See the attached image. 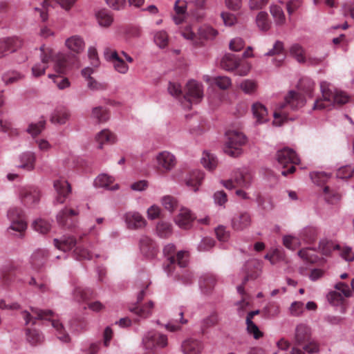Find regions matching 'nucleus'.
<instances>
[{
  "label": "nucleus",
  "mask_w": 354,
  "mask_h": 354,
  "mask_svg": "<svg viewBox=\"0 0 354 354\" xmlns=\"http://www.w3.org/2000/svg\"><path fill=\"white\" fill-rule=\"evenodd\" d=\"M8 216L11 222L9 230L19 232L21 234L25 232L27 223L25 221L23 211L20 208H10Z\"/></svg>",
  "instance_id": "nucleus-11"
},
{
  "label": "nucleus",
  "mask_w": 354,
  "mask_h": 354,
  "mask_svg": "<svg viewBox=\"0 0 354 354\" xmlns=\"http://www.w3.org/2000/svg\"><path fill=\"white\" fill-rule=\"evenodd\" d=\"M319 249L322 254L325 256H330L334 250H339L341 246L335 244L331 241L322 240L319 244Z\"/></svg>",
  "instance_id": "nucleus-41"
},
{
  "label": "nucleus",
  "mask_w": 354,
  "mask_h": 354,
  "mask_svg": "<svg viewBox=\"0 0 354 354\" xmlns=\"http://www.w3.org/2000/svg\"><path fill=\"white\" fill-rule=\"evenodd\" d=\"M265 259H268L272 265H274L283 259V254L280 250L275 249L271 252L267 253Z\"/></svg>",
  "instance_id": "nucleus-60"
},
{
  "label": "nucleus",
  "mask_w": 354,
  "mask_h": 354,
  "mask_svg": "<svg viewBox=\"0 0 354 354\" xmlns=\"http://www.w3.org/2000/svg\"><path fill=\"white\" fill-rule=\"evenodd\" d=\"M298 86L304 93L311 95V93L314 89V82L308 78L302 79L300 80Z\"/></svg>",
  "instance_id": "nucleus-62"
},
{
  "label": "nucleus",
  "mask_w": 354,
  "mask_h": 354,
  "mask_svg": "<svg viewBox=\"0 0 354 354\" xmlns=\"http://www.w3.org/2000/svg\"><path fill=\"white\" fill-rule=\"evenodd\" d=\"M270 10L277 24L282 25L285 23V15L282 8L280 6L276 5L271 6Z\"/></svg>",
  "instance_id": "nucleus-51"
},
{
  "label": "nucleus",
  "mask_w": 354,
  "mask_h": 354,
  "mask_svg": "<svg viewBox=\"0 0 354 354\" xmlns=\"http://www.w3.org/2000/svg\"><path fill=\"white\" fill-rule=\"evenodd\" d=\"M305 99L302 95L295 91H290L285 98V102L281 104L274 112V124L281 125L288 119L289 109H297L305 104Z\"/></svg>",
  "instance_id": "nucleus-3"
},
{
  "label": "nucleus",
  "mask_w": 354,
  "mask_h": 354,
  "mask_svg": "<svg viewBox=\"0 0 354 354\" xmlns=\"http://www.w3.org/2000/svg\"><path fill=\"white\" fill-rule=\"evenodd\" d=\"M294 342L302 346L304 351L308 354L317 353L319 344L312 337V329L306 324L301 323L296 326L294 335Z\"/></svg>",
  "instance_id": "nucleus-4"
},
{
  "label": "nucleus",
  "mask_w": 354,
  "mask_h": 354,
  "mask_svg": "<svg viewBox=\"0 0 354 354\" xmlns=\"http://www.w3.org/2000/svg\"><path fill=\"white\" fill-rule=\"evenodd\" d=\"M66 46L71 50L79 53L84 48V42L79 36H73L66 41Z\"/></svg>",
  "instance_id": "nucleus-37"
},
{
  "label": "nucleus",
  "mask_w": 354,
  "mask_h": 354,
  "mask_svg": "<svg viewBox=\"0 0 354 354\" xmlns=\"http://www.w3.org/2000/svg\"><path fill=\"white\" fill-rule=\"evenodd\" d=\"M238 292L243 295L242 299L237 304V310L240 317H242L244 315V313L248 306L250 302L247 299L246 297L244 296V288L243 285L239 286L237 288Z\"/></svg>",
  "instance_id": "nucleus-55"
},
{
  "label": "nucleus",
  "mask_w": 354,
  "mask_h": 354,
  "mask_svg": "<svg viewBox=\"0 0 354 354\" xmlns=\"http://www.w3.org/2000/svg\"><path fill=\"white\" fill-rule=\"evenodd\" d=\"M227 140L224 151L232 157H236L241 153V147L246 142L244 134L239 131L230 130L226 133Z\"/></svg>",
  "instance_id": "nucleus-7"
},
{
  "label": "nucleus",
  "mask_w": 354,
  "mask_h": 354,
  "mask_svg": "<svg viewBox=\"0 0 354 354\" xmlns=\"http://www.w3.org/2000/svg\"><path fill=\"white\" fill-rule=\"evenodd\" d=\"M261 263L259 261L252 260L248 261L245 265L246 276L243 281V285L249 279H257L261 273Z\"/></svg>",
  "instance_id": "nucleus-24"
},
{
  "label": "nucleus",
  "mask_w": 354,
  "mask_h": 354,
  "mask_svg": "<svg viewBox=\"0 0 354 354\" xmlns=\"http://www.w3.org/2000/svg\"><path fill=\"white\" fill-rule=\"evenodd\" d=\"M341 291H330L328 295V301L333 306H341L342 313H344L346 310V300Z\"/></svg>",
  "instance_id": "nucleus-29"
},
{
  "label": "nucleus",
  "mask_w": 354,
  "mask_h": 354,
  "mask_svg": "<svg viewBox=\"0 0 354 354\" xmlns=\"http://www.w3.org/2000/svg\"><path fill=\"white\" fill-rule=\"evenodd\" d=\"M105 59L111 62L114 69L120 74H126L129 71V66L121 58L115 50L106 48L104 51Z\"/></svg>",
  "instance_id": "nucleus-16"
},
{
  "label": "nucleus",
  "mask_w": 354,
  "mask_h": 354,
  "mask_svg": "<svg viewBox=\"0 0 354 354\" xmlns=\"http://www.w3.org/2000/svg\"><path fill=\"white\" fill-rule=\"evenodd\" d=\"M74 297L77 301H86L94 295L92 289L83 287H76L73 292Z\"/></svg>",
  "instance_id": "nucleus-40"
},
{
  "label": "nucleus",
  "mask_w": 354,
  "mask_h": 354,
  "mask_svg": "<svg viewBox=\"0 0 354 354\" xmlns=\"http://www.w3.org/2000/svg\"><path fill=\"white\" fill-rule=\"evenodd\" d=\"M153 308V303L152 301H149L147 305L142 307L138 304L133 307H130L129 310L141 317H147L151 315Z\"/></svg>",
  "instance_id": "nucleus-45"
},
{
  "label": "nucleus",
  "mask_w": 354,
  "mask_h": 354,
  "mask_svg": "<svg viewBox=\"0 0 354 354\" xmlns=\"http://www.w3.org/2000/svg\"><path fill=\"white\" fill-rule=\"evenodd\" d=\"M277 158L278 162L283 167V169L288 167V165L290 167L287 169L281 171L283 176H287L288 174H292L295 171V165H299L300 159L296 154L295 151L289 148H284L277 152Z\"/></svg>",
  "instance_id": "nucleus-8"
},
{
  "label": "nucleus",
  "mask_w": 354,
  "mask_h": 354,
  "mask_svg": "<svg viewBox=\"0 0 354 354\" xmlns=\"http://www.w3.org/2000/svg\"><path fill=\"white\" fill-rule=\"evenodd\" d=\"M114 179L113 177L106 174L99 175L94 181L95 187H104L111 190H115L118 189V185H111Z\"/></svg>",
  "instance_id": "nucleus-33"
},
{
  "label": "nucleus",
  "mask_w": 354,
  "mask_h": 354,
  "mask_svg": "<svg viewBox=\"0 0 354 354\" xmlns=\"http://www.w3.org/2000/svg\"><path fill=\"white\" fill-rule=\"evenodd\" d=\"M125 220L128 227L138 229L145 226V219L138 212H128L125 215Z\"/></svg>",
  "instance_id": "nucleus-27"
},
{
  "label": "nucleus",
  "mask_w": 354,
  "mask_h": 354,
  "mask_svg": "<svg viewBox=\"0 0 354 354\" xmlns=\"http://www.w3.org/2000/svg\"><path fill=\"white\" fill-rule=\"evenodd\" d=\"M96 18L99 25L105 28L110 26L113 21L111 12L105 9L98 11Z\"/></svg>",
  "instance_id": "nucleus-39"
},
{
  "label": "nucleus",
  "mask_w": 354,
  "mask_h": 354,
  "mask_svg": "<svg viewBox=\"0 0 354 354\" xmlns=\"http://www.w3.org/2000/svg\"><path fill=\"white\" fill-rule=\"evenodd\" d=\"M54 187L57 193L55 203H64L66 198L71 192V187L68 182L64 178L55 180Z\"/></svg>",
  "instance_id": "nucleus-17"
},
{
  "label": "nucleus",
  "mask_w": 354,
  "mask_h": 354,
  "mask_svg": "<svg viewBox=\"0 0 354 354\" xmlns=\"http://www.w3.org/2000/svg\"><path fill=\"white\" fill-rule=\"evenodd\" d=\"M69 118V113L65 109H57L53 113L50 121L54 124H65Z\"/></svg>",
  "instance_id": "nucleus-44"
},
{
  "label": "nucleus",
  "mask_w": 354,
  "mask_h": 354,
  "mask_svg": "<svg viewBox=\"0 0 354 354\" xmlns=\"http://www.w3.org/2000/svg\"><path fill=\"white\" fill-rule=\"evenodd\" d=\"M194 218L191 212L186 209L182 208L175 218L176 223L183 229H188L191 227Z\"/></svg>",
  "instance_id": "nucleus-26"
},
{
  "label": "nucleus",
  "mask_w": 354,
  "mask_h": 354,
  "mask_svg": "<svg viewBox=\"0 0 354 354\" xmlns=\"http://www.w3.org/2000/svg\"><path fill=\"white\" fill-rule=\"evenodd\" d=\"M320 88L322 97L315 101L314 109L322 110L335 104L342 105L348 102V97L344 93L330 88L329 84L326 82L320 84Z\"/></svg>",
  "instance_id": "nucleus-2"
},
{
  "label": "nucleus",
  "mask_w": 354,
  "mask_h": 354,
  "mask_svg": "<svg viewBox=\"0 0 354 354\" xmlns=\"http://www.w3.org/2000/svg\"><path fill=\"white\" fill-rule=\"evenodd\" d=\"M73 67L78 68L77 59L75 56H66L65 55H58L55 59V71L58 74H65Z\"/></svg>",
  "instance_id": "nucleus-15"
},
{
  "label": "nucleus",
  "mask_w": 354,
  "mask_h": 354,
  "mask_svg": "<svg viewBox=\"0 0 354 354\" xmlns=\"http://www.w3.org/2000/svg\"><path fill=\"white\" fill-rule=\"evenodd\" d=\"M20 196L25 205L31 207L39 201L40 193L37 188L26 187L21 189Z\"/></svg>",
  "instance_id": "nucleus-18"
},
{
  "label": "nucleus",
  "mask_w": 354,
  "mask_h": 354,
  "mask_svg": "<svg viewBox=\"0 0 354 354\" xmlns=\"http://www.w3.org/2000/svg\"><path fill=\"white\" fill-rule=\"evenodd\" d=\"M239 64V59L234 54L225 55L221 62V67L226 71H233L236 69Z\"/></svg>",
  "instance_id": "nucleus-35"
},
{
  "label": "nucleus",
  "mask_w": 354,
  "mask_h": 354,
  "mask_svg": "<svg viewBox=\"0 0 354 354\" xmlns=\"http://www.w3.org/2000/svg\"><path fill=\"white\" fill-rule=\"evenodd\" d=\"M156 169L160 173H165L171 170L176 165L175 156L167 151L160 152L156 156Z\"/></svg>",
  "instance_id": "nucleus-14"
},
{
  "label": "nucleus",
  "mask_w": 354,
  "mask_h": 354,
  "mask_svg": "<svg viewBox=\"0 0 354 354\" xmlns=\"http://www.w3.org/2000/svg\"><path fill=\"white\" fill-rule=\"evenodd\" d=\"M142 342L145 348L148 350L145 354H156L153 349L156 346L164 347L167 346V337L165 335L151 331L145 336Z\"/></svg>",
  "instance_id": "nucleus-10"
},
{
  "label": "nucleus",
  "mask_w": 354,
  "mask_h": 354,
  "mask_svg": "<svg viewBox=\"0 0 354 354\" xmlns=\"http://www.w3.org/2000/svg\"><path fill=\"white\" fill-rule=\"evenodd\" d=\"M252 111L257 123L263 124L268 120V110L262 104L254 103L252 105Z\"/></svg>",
  "instance_id": "nucleus-30"
},
{
  "label": "nucleus",
  "mask_w": 354,
  "mask_h": 354,
  "mask_svg": "<svg viewBox=\"0 0 354 354\" xmlns=\"http://www.w3.org/2000/svg\"><path fill=\"white\" fill-rule=\"evenodd\" d=\"M323 194L325 201L328 203L334 204L340 199V195L330 190L328 186L324 187Z\"/></svg>",
  "instance_id": "nucleus-56"
},
{
  "label": "nucleus",
  "mask_w": 354,
  "mask_h": 354,
  "mask_svg": "<svg viewBox=\"0 0 354 354\" xmlns=\"http://www.w3.org/2000/svg\"><path fill=\"white\" fill-rule=\"evenodd\" d=\"M268 56L277 55L274 59L275 65L279 66L285 59V53L283 49V44L281 41H277L274 45L272 50H269L266 54Z\"/></svg>",
  "instance_id": "nucleus-31"
},
{
  "label": "nucleus",
  "mask_w": 354,
  "mask_h": 354,
  "mask_svg": "<svg viewBox=\"0 0 354 354\" xmlns=\"http://www.w3.org/2000/svg\"><path fill=\"white\" fill-rule=\"evenodd\" d=\"M213 83L222 90H226L232 85L230 78L227 76L216 77L213 79Z\"/></svg>",
  "instance_id": "nucleus-59"
},
{
  "label": "nucleus",
  "mask_w": 354,
  "mask_h": 354,
  "mask_svg": "<svg viewBox=\"0 0 354 354\" xmlns=\"http://www.w3.org/2000/svg\"><path fill=\"white\" fill-rule=\"evenodd\" d=\"M32 227L39 233L45 234L49 232L50 229V224L44 219L38 218L33 222Z\"/></svg>",
  "instance_id": "nucleus-53"
},
{
  "label": "nucleus",
  "mask_w": 354,
  "mask_h": 354,
  "mask_svg": "<svg viewBox=\"0 0 354 354\" xmlns=\"http://www.w3.org/2000/svg\"><path fill=\"white\" fill-rule=\"evenodd\" d=\"M77 243L76 240L73 236L64 237L62 239H54L55 246L64 252L71 250Z\"/></svg>",
  "instance_id": "nucleus-34"
},
{
  "label": "nucleus",
  "mask_w": 354,
  "mask_h": 354,
  "mask_svg": "<svg viewBox=\"0 0 354 354\" xmlns=\"http://www.w3.org/2000/svg\"><path fill=\"white\" fill-rule=\"evenodd\" d=\"M290 53L299 62H304L306 61L304 50L300 45L297 44H293L290 48Z\"/></svg>",
  "instance_id": "nucleus-58"
},
{
  "label": "nucleus",
  "mask_w": 354,
  "mask_h": 354,
  "mask_svg": "<svg viewBox=\"0 0 354 354\" xmlns=\"http://www.w3.org/2000/svg\"><path fill=\"white\" fill-rule=\"evenodd\" d=\"M73 255L77 260H84V259H90L91 258V254L90 252L80 246L78 245L75 248V249L73 251Z\"/></svg>",
  "instance_id": "nucleus-61"
},
{
  "label": "nucleus",
  "mask_w": 354,
  "mask_h": 354,
  "mask_svg": "<svg viewBox=\"0 0 354 354\" xmlns=\"http://www.w3.org/2000/svg\"><path fill=\"white\" fill-rule=\"evenodd\" d=\"M92 117L98 122H104L109 118L107 110L102 106L95 107L92 110Z\"/></svg>",
  "instance_id": "nucleus-54"
},
{
  "label": "nucleus",
  "mask_w": 354,
  "mask_h": 354,
  "mask_svg": "<svg viewBox=\"0 0 354 354\" xmlns=\"http://www.w3.org/2000/svg\"><path fill=\"white\" fill-rule=\"evenodd\" d=\"M22 317L27 326L26 336L27 341L32 345H36L42 342L44 337L36 328H31L37 324L39 320H49L53 327L56 330V335L59 339L64 342L70 341V337L62 323L55 319L53 312L50 310H41L31 307L30 310H24L21 313Z\"/></svg>",
  "instance_id": "nucleus-1"
},
{
  "label": "nucleus",
  "mask_w": 354,
  "mask_h": 354,
  "mask_svg": "<svg viewBox=\"0 0 354 354\" xmlns=\"http://www.w3.org/2000/svg\"><path fill=\"white\" fill-rule=\"evenodd\" d=\"M283 243L287 248L294 250L300 245V238L291 235L285 236Z\"/></svg>",
  "instance_id": "nucleus-57"
},
{
  "label": "nucleus",
  "mask_w": 354,
  "mask_h": 354,
  "mask_svg": "<svg viewBox=\"0 0 354 354\" xmlns=\"http://www.w3.org/2000/svg\"><path fill=\"white\" fill-rule=\"evenodd\" d=\"M48 252L46 250L39 249L35 251L30 257V263L35 270L41 269L46 263Z\"/></svg>",
  "instance_id": "nucleus-23"
},
{
  "label": "nucleus",
  "mask_w": 354,
  "mask_h": 354,
  "mask_svg": "<svg viewBox=\"0 0 354 354\" xmlns=\"http://www.w3.org/2000/svg\"><path fill=\"white\" fill-rule=\"evenodd\" d=\"M351 285V289L348 284L344 282H338L335 285L334 288L335 290L341 291L345 297L348 298L352 297L353 292H354V278L352 279Z\"/></svg>",
  "instance_id": "nucleus-52"
},
{
  "label": "nucleus",
  "mask_w": 354,
  "mask_h": 354,
  "mask_svg": "<svg viewBox=\"0 0 354 354\" xmlns=\"http://www.w3.org/2000/svg\"><path fill=\"white\" fill-rule=\"evenodd\" d=\"M251 216L248 212H240L234 216L232 219V227L234 230L241 231L248 227L251 224Z\"/></svg>",
  "instance_id": "nucleus-22"
},
{
  "label": "nucleus",
  "mask_w": 354,
  "mask_h": 354,
  "mask_svg": "<svg viewBox=\"0 0 354 354\" xmlns=\"http://www.w3.org/2000/svg\"><path fill=\"white\" fill-rule=\"evenodd\" d=\"M203 97V85L195 80H190L186 86V92L183 95L182 104L187 109H191L193 103L197 104Z\"/></svg>",
  "instance_id": "nucleus-9"
},
{
  "label": "nucleus",
  "mask_w": 354,
  "mask_h": 354,
  "mask_svg": "<svg viewBox=\"0 0 354 354\" xmlns=\"http://www.w3.org/2000/svg\"><path fill=\"white\" fill-rule=\"evenodd\" d=\"M115 140V136L108 129L101 131L96 136V141L99 143L100 148H102L104 144H113Z\"/></svg>",
  "instance_id": "nucleus-38"
},
{
  "label": "nucleus",
  "mask_w": 354,
  "mask_h": 354,
  "mask_svg": "<svg viewBox=\"0 0 354 354\" xmlns=\"http://www.w3.org/2000/svg\"><path fill=\"white\" fill-rule=\"evenodd\" d=\"M41 63L37 64L32 68V75L39 77L44 74L48 63L53 60L54 53L52 48L43 45L40 48Z\"/></svg>",
  "instance_id": "nucleus-13"
},
{
  "label": "nucleus",
  "mask_w": 354,
  "mask_h": 354,
  "mask_svg": "<svg viewBox=\"0 0 354 354\" xmlns=\"http://www.w3.org/2000/svg\"><path fill=\"white\" fill-rule=\"evenodd\" d=\"M317 236V230L313 227H308L302 230L300 234V239L307 243H313Z\"/></svg>",
  "instance_id": "nucleus-47"
},
{
  "label": "nucleus",
  "mask_w": 354,
  "mask_h": 354,
  "mask_svg": "<svg viewBox=\"0 0 354 354\" xmlns=\"http://www.w3.org/2000/svg\"><path fill=\"white\" fill-rule=\"evenodd\" d=\"M78 214L77 210L66 207L57 214V221L62 227L70 228L73 225L74 217Z\"/></svg>",
  "instance_id": "nucleus-20"
},
{
  "label": "nucleus",
  "mask_w": 354,
  "mask_h": 354,
  "mask_svg": "<svg viewBox=\"0 0 354 354\" xmlns=\"http://www.w3.org/2000/svg\"><path fill=\"white\" fill-rule=\"evenodd\" d=\"M36 156L32 152H25L19 156V168L25 169L26 171H32L35 168V163Z\"/></svg>",
  "instance_id": "nucleus-28"
},
{
  "label": "nucleus",
  "mask_w": 354,
  "mask_h": 354,
  "mask_svg": "<svg viewBox=\"0 0 354 354\" xmlns=\"http://www.w3.org/2000/svg\"><path fill=\"white\" fill-rule=\"evenodd\" d=\"M182 36L187 40H189L195 46L202 44V39H212L217 35V31L210 26H202L198 29L196 33L191 26H186L180 31Z\"/></svg>",
  "instance_id": "nucleus-6"
},
{
  "label": "nucleus",
  "mask_w": 354,
  "mask_h": 354,
  "mask_svg": "<svg viewBox=\"0 0 354 354\" xmlns=\"http://www.w3.org/2000/svg\"><path fill=\"white\" fill-rule=\"evenodd\" d=\"M201 162L206 169L212 171L216 167L218 161L214 154L205 151L201 158Z\"/></svg>",
  "instance_id": "nucleus-46"
},
{
  "label": "nucleus",
  "mask_w": 354,
  "mask_h": 354,
  "mask_svg": "<svg viewBox=\"0 0 354 354\" xmlns=\"http://www.w3.org/2000/svg\"><path fill=\"white\" fill-rule=\"evenodd\" d=\"M185 9L186 3L184 1L177 0L176 1L174 6L176 15L173 17L175 24H179L184 20Z\"/></svg>",
  "instance_id": "nucleus-43"
},
{
  "label": "nucleus",
  "mask_w": 354,
  "mask_h": 354,
  "mask_svg": "<svg viewBox=\"0 0 354 354\" xmlns=\"http://www.w3.org/2000/svg\"><path fill=\"white\" fill-rule=\"evenodd\" d=\"M203 349L201 342L195 339H188L182 344L184 354H200Z\"/></svg>",
  "instance_id": "nucleus-25"
},
{
  "label": "nucleus",
  "mask_w": 354,
  "mask_h": 354,
  "mask_svg": "<svg viewBox=\"0 0 354 354\" xmlns=\"http://www.w3.org/2000/svg\"><path fill=\"white\" fill-rule=\"evenodd\" d=\"M175 252L176 247L172 243L167 244L163 249V253L167 258L164 269L168 274H174L177 268H185L188 263L189 254L187 252L180 251L176 255Z\"/></svg>",
  "instance_id": "nucleus-5"
},
{
  "label": "nucleus",
  "mask_w": 354,
  "mask_h": 354,
  "mask_svg": "<svg viewBox=\"0 0 354 354\" xmlns=\"http://www.w3.org/2000/svg\"><path fill=\"white\" fill-rule=\"evenodd\" d=\"M252 180V175L248 170L236 172L234 180L223 181V185L229 189L233 188H248Z\"/></svg>",
  "instance_id": "nucleus-12"
},
{
  "label": "nucleus",
  "mask_w": 354,
  "mask_h": 354,
  "mask_svg": "<svg viewBox=\"0 0 354 354\" xmlns=\"http://www.w3.org/2000/svg\"><path fill=\"white\" fill-rule=\"evenodd\" d=\"M246 330L249 335H252L255 339H259L263 336V332H261L257 325L250 319L246 320Z\"/></svg>",
  "instance_id": "nucleus-50"
},
{
  "label": "nucleus",
  "mask_w": 354,
  "mask_h": 354,
  "mask_svg": "<svg viewBox=\"0 0 354 354\" xmlns=\"http://www.w3.org/2000/svg\"><path fill=\"white\" fill-rule=\"evenodd\" d=\"M154 41L160 48L165 47L168 44L167 33L164 30L157 32L154 36Z\"/></svg>",
  "instance_id": "nucleus-64"
},
{
  "label": "nucleus",
  "mask_w": 354,
  "mask_h": 354,
  "mask_svg": "<svg viewBox=\"0 0 354 354\" xmlns=\"http://www.w3.org/2000/svg\"><path fill=\"white\" fill-rule=\"evenodd\" d=\"M23 41L17 37H7L0 39V55L14 52L22 46Z\"/></svg>",
  "instance_id": "nucleus-21"
},
{
  "label": "nucleus",
  "mask_w": 354,
  "mask_h": 354,
  "mask_svg": "<svg viewBox=\"0 0 354 354\" xmlns=\"http://www.w3.org/2000/svg\"><path fill=\"white\" fill-rule=\"evenodd\" d=\"M216 283V279L214 275L212 274H203L199 281V286L201 289V290L204 293H209L210 292L212 289L214 288Z\"/></svg>",
  "instance_id": "nucleus-32"
},
{
  "label": "nucleus",
  "mask_w": 354,
  "mask_h": 354,
  "mask_svg": "<svg viewBox=\"0 0 354 354\" xmlns=\"http://www.w3.org/2000/svg\"><path fill=\"white\" fill-rule=\"evenodd\" d=\"M257 25L262 31H267L270 28L268 15L266 12H259L256 18Z\"/></svg>",
  "instance_id": "nucleus-48"
},
{
  "label": "nucleus",
  "mask_w": 354,
  "mask_h": 354,
  "mask_svg": "<svg viewBox=\"0 0 354 354\" xmlns=\"http://www.w3.org/2000/svg\"><path fill=\"white\" fill-rule=\"evenodd\" d=\"M156 232L160 238H167L172 233L171 225L164 221L159 222L156 226Z\"/></svg>",
  "instance_id": "nucleus-49"
},
{
  "label": "nucleus",
  "mask_w": 354,
  "mask_h": 354,
  "mask_svg": "<svg viewBox=\"0 0 354 354\" xmlns=\"http://www.w3.org/2000/svg\"><path fill=\"white\" fill-rule=\"evenodd\" d=\"M12 266L5 267L1 270V279L4 285H8L13 280L15 274Z\"/></svg>",
  "instance_id": "nucleus-63"
},
{
  "label": "nucleus",
  "mask_w": 354,
  "mask_h": 354,
  "mask_svg": "<svg viewBox=\"0 0 354 354\" xmlns=\"http://www.w3.org/2000/svg\"><path fill=\"white\" fill-rule=\"evenodd\" d=\"M203 178L204 174L203 171L199 170L193 171L187 180L186 183L187 186L192 187L193 190L196 192L198 190V187L201 185Z\"/></svg>",
  "instance_id": "nucleus-36"
},
{
  "label": "nucleus",
  "mask_w": 354,
  "mask_h": 354,
  "mask_svg": "<svg viewBox=\"0 0 354 354\" xmlns=\"http://www.w3.org/2000/svg\"><path fill=\"white\" fill-rule=\"evenodd\" d=\"M140 250L142 254L147 259L155 258L158 254V248L156 243L148 236L140 238Z\"/></svg>",
  "instance_id": "nucleus-19"
},
{
  "label": "nucleus",
  "mask_w": 354,
  "mask_h": 354,
  "mask_svg": "<svg viewBox=\"0 0 354 354\" xmlns=\"http://www.w3.org/2000/svg\"><path fill=\"white\" fill-rule=\"evenodd\" d=\"M298 255L301 259L306 263H314L318 260V256L316 251L311 248H306L300 250L298 252Z\"/></svg>",
  "instance_id": "nucleus-42"
}]
</instances>
